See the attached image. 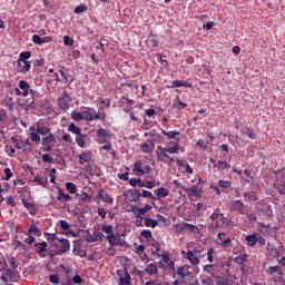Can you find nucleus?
Returning <instances> with one entry per match:
<instances>
[{
    "instance_id": "obj_1",
    "label": "nucleus",
    "mask_w": 285,
    "mask_h": 285,
    "mask_svg": "<svg viewBox=\"0 0 285 285\" xmlns=\"http://www.w3.org/2000/svg\"><path fill=\"white\" fill-rule=\"evenodd\" d=\"M228 226H230V220L222 213L219 207L215 208L208 218L207 228L212 230L213 235H217L220 228H228Z\"/></svg>"
},
{
    "instance_id": "obj_2",
    "label": "nucleus",
    "mask_w": 285,
    "mask_h": 285,
    "mask_svg": "<svg viewBox=\"0 0 285 285\" xmlns=\"http://www.w3.org/2000/svg\"><path fill=\"white\" fill-rule=\"evenodd\" d=\"M51 247L56 248L48 252L49 257L66 255L70 250V240L63 237L58 238V243H52Z\"/></svg>"
},
{
    "instance_id": "obj_3",
    "label": "nucleus",
    "mask_w": 285,
    "mask_h": 285,
    "mask_svg": "<svg viewBox=\"0 0 285 285\" xmlns=\"http://www.w3.org/2000/svg\"><path fill=\"white\" fill-rule=\"evenodd\" d=\"M245 242L247 243V246H250L254 248V246H259V248H264L266 246V238H264V235L258 234L257 232H254L253 234H249L245 237Z\"/></svg>"
},
{
    "instance_id": "obj_4",
    "label": "nucleus",
    "mask_w": 285,
    "mask_h": 285,
    "mask_svg": "<svg viewBox=\"0 0 285 285\" xmlns=\"http://www.w3.org/2000/svg\"><path fill=\"white\" fill-rule=\"evenodd\" d=\"M11 144H13L17 150H22V153H31L32 144H30L29 139H22L20 136L11 137Z\"/></svg>"
},
{
    "instance_id": "obj_5",
    "label": "nucleus",
    "mask_w": 285,
    "mask_h": 285,
    "mask_svg": "<svg viewBox=\"0 0 285 285\" xmlns=\"http://www.w3.org/2000/svg\"><path fill=\"white\" fill-rule=\"evenodd\" d=\"M275 184L274 188L279 193V195H285V168L274 171Z\"/></svg>"
},
{
    "instance_id": "obj_6",
    "label": "nucleus",
    "mask_w": 285,
    "mask_h": 285,
    "mask_svg": "<svg viewBox=\"0 0 285 285\" xmlns=\"http://www.w3.org/2000/svg\"><path fill=\"white\" fill-rule=\"evenodd\" d=\"M78 161L80 166H85V170L88 175H92V165H90V161H92V153L81 151L78 155Z\"/></svg>"
},
{
    "instance_id": "obj_7",
    "label": "nucleus",
    "mask_w": 285,
    "mask_h": 285,
    "mask_svg": "<svg viewBox=\"0 0 285 285\" xmlns=\"http://www.w3.org/2000/svg\"><path fill=\"white\" fill-rule=\"evenodd\" d=\"M255 208L263 217H271L273 215V207L264 199L257 202Z\"/></svg>"
},
{
    "instance_id": "obj_8",
    "label": "nucleus",
    "mask_w": 285,
    "mask_h": 285,
    "mask_svg": "<svg viewBox=\"0 0 285 285\" xmlns=\"http://www.w3.org/2000/svg\"><path fill=\"white\" fill-rule=\"evenodd\" d=\"M229 210L230 213H237L238 215H246L248 213V209L242 200H232L229 203Z\"/></svg>"
},
{
    "instance_id": "obj_9",
    "label": "nucleus",
    "mask_w": 285,
    "mask_h": 285,
    "mask_svg": "<svg viewBox=\"0 0 285 285\" xmlns=\"http://www.w3.org/2000/svg\"><path fill=\"white\" fill-rule=\"evenodd\" d=\"M82 110V119L85 121H97L99 120V115H97V110L91 107H81Z\"/></svg>"
},
{
    "instance_id": "obj_10",
    "label": "nucleus",
    "mask_w": 285,
    "mask_h": 285,
    "mask_svg": "<svg viewBox=\"0 0 285 285\" xmlns=\"http://www.w3.org/2000/svg\"><path fill=\"white\" fill-rule=\"evenodd\" d=\"M13 68H16L17 72L26 75V72H30L32 65L28 60L18 59L13 62Z\"/></svg>"
},
{
    "instance_id": "obj_11",
    "label": "nucleus",
    "mask_w": 285,
    "mask_h": 285,
    "mask_svg": "<svg viewBox=\"0 0 285 285\" xmlns=\"http://www.w3.org/2000/svg\"><path fill=\"white\" fill-rule=\"evenodd\" d=\"M96 135L98 137V144H109V141L112 139V134L101 127L96 131Z\"/></svg>"
},
{
    "instance_id": "obj_12",
    "label": "nucleus",
    "mask_w": 285,
    "mask_h": 285,
    "mask_svg": "<svg viewBox=\"0 0 285 285\" xmlns=\"http://www.w3.org/2000/svg\"><path fill=\"white\" fill-rule=\"evenodd\" d=\"M217 239V244L222 246V248H230V246H233V239L226 236V232H218Z\"/></svg>"
},
{
    "instance_id": "obj_13",
    "label": "nucleus",
    "mask_w": 285,
    "mask_h": 285,
    "mask_svg": "<svg viewBox=\"0 0 285 285\" xmlns=\"http://www.w3.org/2000/svg\"><path fill=\"white\" fill-rule=\"evenodd\" d=\"M17 277H19V274L12 268H7L3 273H1V279L4 282V284H8V282H14Z\"/></svg>"
},
{
    "instance_id": "obj_14",
    "label": "nucleus",
    "mask_w": 285,
    "mask_h": 285,
    "mask_svg": "<svg viewBox=\"0 0 285 285\" xmlns=\"http://www.w3.org/2000/svg\"><path fill=\"white\" fill-rule=\"evenodd\" d=\"M96 199H99V202H104L105 204H110V205L115 204V198H112V196H110L108 191H106V189L104 188L98 190L96 195Z\"/></svg>"
},
{
    "instance_id": "obj_15",
    "label": "nucleus",
    "mask_w": 285,
    "mask_h": 285,
    "mask_svg": "<svg viewBox=\"0 0 285 285\" xmlns=\"http://www.w3.org/2000/svg\"><path fill=\"white\" fill-rule=\"evenodd\" d=\"M58 106L60 110H68L70 108V94L63 91L62 96L58 99Z\"/></svg>"
},
{
    "instance_id": "obj_16",
    "label": "nucleus",
    "mask_w": 285,
    "mask_h": 285,
    "mask_svg": "<svg viewBox=\"0 0 285 285\" xmlns=\"http://www.w3.org/2000/svg\"><path fill=\"white\" fill-rule=\"evenodd\" d=\"M36 254L39 255V257H47L49 252H48V243L41 242V243H36Z\"/></svg>"
},
{
    "instance_id": "obj_17",
    "label": "nucleus",
    "mask_w": 285,
    "mask_h": 285,
    "mask_svg": "<svg viewBox=\"0 0 285 285\" xmlns=\"http://www.w3.org/2000/svg\"><path fill=\"white\" fill-rule=\"evenodd\" d=\"M181 256L184 257V259H188L191 266H197L199 264V257H197V255H195L193 250H183Z\"/></svg>"
},
{
    "instance_id": "obj_18",
    "label": "nucleus",
    "mask_w": 285,
    "mask_h": 285,
    "mask_svg": "<svg viewBox=\"0 0 285 285\" xmlns=\"http://www.w3.org/2000/svg\"><path fill=\"white\" fill-rule=\"evenodd\" d=\"M156 155H157L158 161H161L163 164H168V159L170 155H168V151L166 150L165 147L158 146Z\"/></svg>"
},
{
    "instance_id": "obj_19",
    "label": "nucleus",
    "mask_w": 285,
    "mask_h": 285,
    "mask_svg": "<svg viewBox=\"0 0 285 285\" xmlns=\"http://www.w3.org/2000/svg\"><path fill=\"white\" fill-rule=\"evenodd\" d=\"M185 193L188 195V197H196V199H199L202 197V188L199 186L194 185L189 188L186 187Z\"/></svg>"
},
{
    "instance_id": "obj_20",
    "label": "nucleus",
    "mask_w": 285,
    "mask_h": 285,
    "mask_svg": "<svg viewBox=\"0 0 285 285\" xmlns=\"http://www.w3.org/2000/svg\"><path fill=\"white\" fill-rule=\"evenodd\" d=\"M215 168L219 171L220 175H226L230 170V164L226 160H218L215 165Z\"/></svg>"
},
{
    "instance_id": "obj_21",
    "label": "nucleus",
    "mask_w": 285,
    "mask_h": 285,
    "mask_svg": "<svg viewBox=\"0 0 285 285\" xmlns=\"http://www.w3.org/2000/svg\"><path fill=\"white\" fill-rule=\"evenodd\" d=\"M29 95L32 101L20 104L21 108H23L24 110H32L35 108V97H37L38 92L35 89H29Z\"/></svg>"
},
{
    "instance_id": "obj_22",
    "label": "nucleus",
    "mask_w": 285,
    "mask_h": 285,
    "mask_svg": "<svg viewBox=\"0 0 285 285\" xmlns=\"http://www.w3.org/2000/svg\"><path fill=\"white\" fill-rule=\"evenodd\" d=\"M271 223L266 224L264 222L258 223L257 232L259 235H263V237H266L271 233Z\"/></svg>"
},
{
    "instance_id": "obj_23",
    "label": "nucleus",
    "mask_w": 285,
    "mask_h": 285,
    "mask_svg": "<svg viewBox=\"0 0 285 285\" xmlns=\"http://www.w3.org/2000/svg\"><path fill=\"white\" fill-rule=\"evenodd\" d=\"M130 273L128 269H125L124 274L119 276V285H132Z\"/></svg>"
},
{
    "instance_id": "obj_24",
    "label": "nucleus",
    "mask_w": 285,
    "mask_h": 285,
    "mask_svg": "<svg viewBox=\"0 0 285 285\" xmlns=\"http://www.w3.org/2000/svg\"><path fill=\"white\" fill-rule=\"evenodd\" d=\"M106 239L111 246H119L121 244V237L115 233L107 235Z\"/></svg>"
},
{
    "instance_id": "obj_25",
    "label": "nucleus",
    "mask_w": 285,
    "mask_h": 285,
    "mask_svg": "<svg viewBox=\"0 0 285 285\" xmlns=\"http://www.w3.org/2000/svg\"><path fill=\"white\" fill-rule=\"evenodd\" d=\"M189 268L190 267L188 265L179 266L176 269V275H178V277H181V279H186V277L190 275V272H188Z\"/></svg>"
},
{
    "instance_id": "obj_26",
    "label": "nucleus",
    "mask_w": 285,
    "mask_h": 285,
    "mask_svg": "<svg viewBox=\"0 0 285 285\" xmlns=\"http://www.w3.org/2000/svg\"><path fill=\"white\" fill-rule=\"evenodd\" d=\"M218 186H219L222 193L228 194V191L230 190V188L233 186V183L230 180L219 179Z\"/></svg>"
},
{
    "instance_id": "obj_27",
    "label": "nucleus",
    "mask_w": 285,
    "mask_h": 285,
    "mask_svg": "<svg viewBox=\"0 0 285 285\" xmlns=\"http://www.w3.org/2000/svg\"><path fill=\"white\" fill-rule=\"evenodd\" d=\"M18 88L21 89L22 97H28L30 95V83L26 80H20L18 83Z\"/></svg>"
},
{
    "instance_id": "obj_28",
    "label": "nucleus",
    "mask_w": 285,
    "mask_h": 285,
    "mask_svg": "<svg viewBox=\"0 0 285 285\" xmlns=\"http://www.w3.org/2000/svg\"><path fill=\"white\" fill-rule=\"evenodd\" d=\"M167 88H193V83L184 80H174L171 86H167Z\"/></svg>"
},
{
    "instance_id": "obj_29",
    "label": "nucleus",
    "mask_w": 285,
    "mask_h": 285,
    "mask_svg": "<svg viewBox=\"0 0 285 285\" xmlns=\"http://www.w3.org/2000/svg\"><path fill=\"white\" fill-rule=\"evenodd\" d=\"M90 139L87 134H80L76 136V144L79 146V148H86V144Z\"/></svg>"
},
{
    "instance_id": "obj_30",
    "label": "nucleus",
    "mask_w": 285,
    "mask_h": 285,
    "mask_svg": "<svg viewBox=\"0 0 285 285\" xmlns=\"http://www.w3.org/2000/svg\"><path fill=\"white\" fill-rule=\"evenodd\" d=\"M36 132H38V135H42V137H46V135H50V128L43 124L37 122V128H36Z\"/></svg>"
},
{
    "instance_id": "obj_31",
    "label": "nucleus",
    "mask_w": 285,
    "mask_h": 285,
    "mask_svg": "<svg viewBox=\"0 0 285 285\" xmlns=\"http://www.w3.org/2000/svg\"><path fill=\"white\" fill-rule=\"evenodd\" d=\"M243 197L246 202H257L259 199L257 191H244Z\"/></svg>"
},
{
    "instance_id": "obj_32",
    "label": "nucleus",
    "mask_w": 285,
    "mask_h": 285,
    "mask_svg": "<svg viewBox=\"0 0 285 285\" xmlns=\"http://www.w3.org/2000/svg\"><path fill=\"white\" fill-rule=\"evenodd\" d=\"M161 130V134L167 137L168 141H170V139H174V140H177L179 138V135H181V131H177V130H174V131H166L165 129H160Z\"/></svg>"
},
{
    "instance_id": "obj_33",
    "label": "nucleus",
    "mask_w": 285,
    "mask_h": 285,
    "mask_svg": "<svg viewBox=\"0 0 285 285\" xmlns=\"http://www.w3.org/2000/svg\"><path fill=\"white\" fill-rule=\"evenodd\" d=\"M169 155H179V139H176L174 146L164 147Z\"/></svg>"
},
{
    "instance_id": "obj_34",
    "label": "nucleus",
    "mask_w": 285,
    "mask_h": 285,
    "mask_svg": "<svg viewBox=\"0 0 285 285\" xmlns=\"http://www.w3.org/2000/svg\"><path fill=\"white\" fill-rule=\"evenodd\" d=\"M173 108H175L176 110H184V109L188 108V104L183 102L179 99V96H176V98H175V100L173 102Z\"/></svg>"
},
{
    "instance_id": "obj_35",
    "label": "nucleus",
    "mask_w": 285,
    "mask_h": 285,
    "mask_svg": "<svg viewBox=\"0 0 285 285\" xmlns=\"http://www.w3.org/2000/svg\"><path fill=\"white\" fill-rule=\"evenodd\" d=\"M71 199H72L71 195L63 193V189H61L60 187L58 188V195H57L58 202H70Z\"/></svg>"
},
{
    "instance_id": "obj_36",
    "label": "nucleus",
    "mask_w": 285,
    "mask_h": 285,
    "mask_svg": "<svg viewBox=\"0 0 285 285\" xmlns=\"http://www.w3.org/2000/svg\"><path fill=\"white\" fill-rule=\"evenodd\" d=\"M145 273L148 275H159V268L156 264L150 263L146 265Z\"/></svg>"
},
{
    "instance_id": "obj_37",
    "label": "nucleus",
    "mask_w": 285,
    "mask_h": 285,
    "mask_svg": "<svg viewBox=\"0 0 285 285\" xmlns=\"http://www.w3.org/2000/svg\"><path fill=\"white\" fill-rule=\"evenodd\" d=\"M242 135H246L247 137H249V139H257V134H255V131L253 130V128L250 127H244L240 129Z\"/></svg>"
},
{
    "instance_id": "obj_38",
    "label": "nucleus",
    "mask_w": 285,
    "mask_h": 285,
    "mask_svg": "<svg viewBox=\"0 0 285 285\" xmlns=\"http://www.w3.org/2000/svg\"><path fill=\"white\" fill-rule=\"evenodd\" d=\"M56 142L57 140L55 139L53 134H48L47 136L42 137V145L55 146Z\"/></svg>"
},
{
    "instance_id": "obj_39",
    "label": "nucleus",
    "mask_w": 285,
    "mask_h": 285,
    "mask_svg": "<svg viewBox=\"0 0 285 285\" xmlns=\"http://www.w3.org/2000/svg\"><path fill=\"white\" fill-rule=\"evenodd\" d=\"M29 130H30L31 141L39 144V141H41V136H39V132H37V129L35 127H30Z\"/></svg>"
},
{
    "instance_id": "obj_40",
    "label": "nucleus",
    "mask_w": 285,
    "mask_h": 285,
    "mask_svg": "<svg viewBox=\"0 0 285 285\" xmlns=\"http://www.w3.org/2000/svg\"><path fill=\"white\" fill-rule=\"evenodd\" d=\"M180 230H190L191 233H199V227L189 223H183Z\"/></svg>"
},
{
    "instance_id": "obj_41",
    "label": "nucleus",
    "mask_w": 285,
    "mask_h": 285,
    "mask_svg": "<svg viewBox=\"0 0 285 285\" xmlns=\"http://www.w3.org/2000/svg\"><path fill=\"white\" fill-rule=\"evenodd\" d=\"M156 197H168V195H170V191L168 190V188L165 187H159L157 189L154 190Z\"/></svg>"
},
{
    "instance_id": "obj_42",
    "label": "nucleus",
    "mask_w": 285,
    "mask_h": 285,
    "mask_svg": "<svg viewBox=\"0 0 285 285\" xmlns=\"http://www.w3.org/2000/svg\"><path fill=\"white\" fill-rule=\"evenodd\" d=\"M130 213H132L136 217L144 219L142 215H146L144 208H139L138 206H131Z\"/></svg>"
},
{
    "instance_id": "obj_43",
    "label": "nucleus",
    "mask_w": 285,
    "mask_h": 285,
    "mask_svg": "<svg viewBox=\"0 0 285 285\" xmlns=\"http://www.w3.org/2000/svg\"><path fill=\"white\" fill-rule=\"evenodd\" d=\"M33 183L38 186H42V188H48V178H40L39 175L33 177Z\"/></svg>"
},
{
    "instance_id": "obj_44",
    "label": "nucleus",
    "mask_w": 285,
    "mask_h": 285,
    "mask_svg": "<svg viewBox=\"0 0 285 285\" xmlns=\"http://www.w3.org/2000/svg\"><path fill=\"white\" fill-rule=\"evenodd\" d=\"M267 273H268V275H273V273H278L279 279H282V277H284V272L282 271V267H279L277 265L268 267Z\"/></svg>"
},
{
    "instance_id": "obj_45",
    "label": "nucleus",
    "mask_w": 285,
    "mask_h": 285,
    "mask_svg": "<svg viewBox=\"0 0 285 285\" xmlns=\"http://www.w3.org/2000/svg\"><path fill=\"white\" fill-rule=\"evenodd\" d=\"M10 268L17 271L19 268V261L14 256H7Z\"/></svg>"
},
{
    "instance_id": "obj_46",
    "label": "nucleus",
    "mask_w": 285,
    "mask_h": 285,
    "mask_svg": "<svg viewBox=\"0 0 285 285\" xmlns=\"http://www.w3.org/2000/svg\"><path fill=\"white\" fill-rule=\"evenodd\" d=\"M150 142H151V146L148 145L147 142H144V144L140 145V149H141L142 153H146V154L153 153L155 141L151 140Z\"/></svg>"
},
{
    "instance_id": "obj_47",
    "label": "nucleus",
    "mask_w": 285,
    "mask_h": 285,
    "mask_svg": "<svg viewBox=\"0 0 285 285\" xmlns=\"http://www.w3.org/2000/svg\"><path fill=\"white\" fill-rule=\"evenodd\" d=\"M248 259L247 254H240L239 256L234 258L235 264H239L240 266H244Z\"/></svg>"
},
{
    "instance_id": "obj_48",
    "label": "nucleus",
    "mask_w": 285,
    "mask_h": 285,
    "mask_svg": "<svg viewBox=\"0 0 285 285\" xmlns=\"http://www.w3.org/2000/svg\"><path fill=\"white\" fill-rule=\"evenodd\" d=\"M68 131L72 132V135H80L81 134V128L77 127V125L75 122L69 124L68 126Z\"/></svg>"
},
{
    "instance_id": "obj_49",
    "label": "nucleus",
    "mask_w": 285,
    "mask_h": 285,
    "mask_svg": "<svg viewBox=\"0 0 285 285\" xmlns=\"http://www.w3.org/2000/svg\"><path fill=\"white\" fill-rule=\"evenodd\" d=\"M71 119L73 121H83V111H77V110H73L71 112Z\"/></svg>"
},
{
    "instance_id": "obj_50",
    "label": "nucleus",
    "mask_w": 285,
    "mask_h": 285,
    "mask_svg": "<svg viewBox=\"0 0 285 285\" xmlns=\"http://www.w3.org/2000/svg\"><path fill=\"white\" fill-rule=\"evenodd\" d=\"M134 170L136 171L137 177H144V168H141V163L136 161L134 164Z\"/></svg>"
},
{
    "instance_id": "obj_51",
    "label": "nucleus",
    "mask_w": 285,
    "mask_h": 285,
    "mask_svg": "<svg viewBox=\"0 0 285 285\" xmlns=\"http://www.w3.org/2000/svg\"><path fill=\"white\" fill-rule=\"evenodd\" d=\"M145 226H147V228H157V226H159V223L153 218H146Z\"/></svg>"
},
{
    "instance_id": "obj_52",
    "label": "nucleus",
    "mask_w": 285,
    "mask_h": 285,
    "mask_svg": "<svg viewBox=\"0 0 285 285\" xmlns=\"http://www.w3.org/2000/svg\"><path fill=\"white\" fill-rule=\"evenodd\" d=\"M101 232L106 233V235H112L115 233V227H112V225H102Z\"/></svg>"
},
{
    "instance_id": "obj_53",
    "label": "nucleus",
    "mask_w": 285,
    "mask_h": 285,
    "mask_svg": "<svg viewBox=\"0 0 285 285\" xmlns=\"http://www.w3.org/2000/svg\"><path fill=\"white\" fill-rule=\"evenodd\" d=\"M76 199H78V202H86L87 199L90 202V199H92V197H90L85 191H81V194H76Z\"/></svg>"
},
{
    "instance_id": "obj_54",
    "label": "nucleus",
    "mask_w": 285,
    "mask_h": 285,
    "mask_svg": "<svg viewBox=\"0 0 285 285\" xmlns=\"http://www.w3.org/2000/svg\"><path fill=\"white\" fill-rule=\"evenodd\" d=\"M140 237H144V239L150 242V239H153V232H150V229H142L140 233Z\"/></svg>"
},
{
    "instance_id": "obj_55",
    "label": "nucleus",
    "mask_w": 285,
    "mask_h": 285,
    "mask_svg": "<svg viewBox=\"0 0 285 285\" xmlns=\"http://www.w3.org/2000/svg\"><path fill=\"white\" fill-rule=\"evenodd\" d=\"M66 188L70 195H75L77 193V185L75 183H66Z\"/></svg>"
},
{
    "instance_id": "obj_56",
    "label": "nucleus",
    "mask_w": 285,
    "mask_h": 285,
    "mask_svg": "<svg viewBox=\"0 0 285 285\" xmlns=\"http://www.w3.org/2000/svg\"><path fill=\"white\" fill-rule=\"evenodd\" d=\"M62 39L65 46H68L69 48H72V46H75V39H72L70 36H63Z\"/></svg>"
},
{
    "instance_id": "obj_57",
    "label": "nucleus",
    "mask_w": 285,
    "mask_h": 285,
    "mask_svg": "<svg viewBox=\"0 0 285 285\" xmlns=\"http://www.w3.org/2000/svg\"><path fill=\"white\" fill-rule=\"evenodd\" d=\"M215 249L214 248H209L207 250V261L209 262V264H213L215 262Z\"/></svg>"
},
{
    "instance_id": "obj_58",
    "label": "nucleus",
    "mask_w": 285,
    "mask_h": 285,
    "mask_svg": "<svg viewBox=\"0 0 285 285\" xmlns=\"http://www.w3.org/2000/svg\"><path fill=\"white\" fill-rule=\"evenodd\" d=\"M41 230L39 229V227H37V224H31L29 226V235H39Z\"/></svg>"
},
{
    "instance_id": "obj_59",
    "label": "nucleus",
    "mask_w": 285,
    "mask_h": 285,
    "mask_svg": "<svg viewBox=\"0 0 285 285\" xmlns=\"http://www.w3.org/2000/svg\"><path fill=\"white\" fill-rule=\"evenodd\" d=\"M144 137H157L158 141H161V135L157 134L155 129L144 134Z\"/></svg>"
},
{
    "instance_id": "obj_60",
    "label": "nucleus",
    "mask_w": 285,
    "mask_h": 285,
    "mask_svg": "<svg viewBox=\"0 0 285 285\" xmlns=\"http://www.w3.org/2000/svg\"><path fill=\"white\" fill-rule=\"evenodd\" d=\"M86 10H88V7L86 4H79L75 8L73 12L76 14H81V13L86 12Z\"/></svg>"
},
{
    "instance_id": "obj_61",
    "label": "nucleus",
    "mask_w": 285,
    "mask_h": 285,
    "mask_svg": "<svg viewBox=\"0 0 285 285\" xmlns=\"http://www.w3.org/2000/svg\"><path fill=\"white\" fill-rule=\"evenodd\" d=\"M60 281H61V277H59V274H51V275L49 276V282H50L51 284L57 285V284H59Z\"/></svg>"
},
{
    "instance_id": "obj_62",
    "label": "nucleus",
    "mask_w": 285,
    "mask_h": 285,
    "mask_svg": "<svg viewBox=\"0 0 285 285\" xmlns=\"http://www.w3.org/2000/svg\"><path fill=\"white\" fill-rule=\"evenodd\" d=\"M144 186H145V188L153 190V188H155V186H159V183H157L155 180H146Z\"/></svg>"
},
{
    "instance_id": "obj_63",
    "label": "nucleus",
    "mask_w": 285,
    "mask_h": 285,
    "mask_svg": "<svg viewBox=\"0 0 285 285\" xmlns=\"http://www.w3.org/2000/svg\"><path fill=\"white\" fill-rule=\"evenodd\" d=\"M91 235H92L94 239H96V242L104 240V234L99 230H95Z\"/></svg>"
},
{
    "instance_id": "obj_64",
    "label": "nucleus",
    "mask_w": 285,
    "mask_h": 285,
    "mask_svg": "<svg viewBox=\"0 0 285 285\" xmlns=\"http://www.w3.org/2000/svg\"><path fill=\"white\" fill-rule=\"evenodd\" d=\"M45 235L47 236V242H52L53 244H56L55 242H59L57 234L45 233Z\"/></svg>"
}]
</instances>
